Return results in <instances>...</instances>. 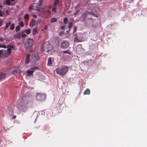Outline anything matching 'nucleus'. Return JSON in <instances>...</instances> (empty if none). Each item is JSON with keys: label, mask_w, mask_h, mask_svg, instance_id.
I'll list each match as a JSON object with an SVG mask.
<instances>
[{"label": "nucleus", "mask_w": 147, "mask_h": 147, "mask_svg": "<svg viewBox=\"0 0 147 147\" xmlns=\"http://www.w3.org/2000/svg\"><path fill=\"white\" fill-rule=\"evenodd\" d=\"M33 104V102L31 99L28 96L25 95L21 99V102L19 105L18 107L20 109L25 112L27 110L28 107V106H32Z\"/></svg>", "instance_id": "f257e3e1"}, {"label": "nucleus", "mask_w": 147, "mask_h": 147, "mask_svg": "<svg viewBox=\"0 0 147 147\" xmlns=\"http://www.w3.org/2000/svg\"><path fill=\"white\" fill-rule=\"evenodd\" d=\"M42 49L46 52H49L51 54L55 52V51L53 46L48 41H46L43 43Z\"/></svg>", "instance_id": "f03ea898"}, {"label": "nucleus", "mask_w": 147, "mask_h": 147, "mask_svg": "<svg viewBox=\"0 0 147 147\" xmlns=\"http://www.w3.org/2000/svg\"><path fill=\"white\" fill-rule=\"evenodd\" d=\"M69 67L67 66H62L60 68L56 69L57 73L62 76H64L66 75L69 70Z\"/></svg>", "instance_id": "7ed1b4c3"}, {"label": "nucleus", "mask_w": 147, "mask_h": 147, "mask_svg": "<svg viewBox=\"0 0 147 147\" xmlns=\"http://www.w3.org/2000/svg\"><path fill=\"white\" fill-rule=\"evenodd\" d=\"M13 48L12 46H9L7 50H0V57L3 58L8 57L10 55L11 50Z\"/></svg>", "instance_id": "20e7f679"}, {"label": "nucleus", "mask_w": 147, "mask_h": 147, "mask_svg": "<svg viewBox=\"0 0 147 147\" xmlns=\"http://www.w3.org/2000/svg\"><path fill=\"white\" fill-rule=\"evenodd\" d=\"M38 3H34L29 7V9L39 11L40 6L42 3V0H38Z\"/></svg>", "instance_id": "39448f33"}, {"label": "nucleus", "mask_w": 147, "mask_h": 147, "mask_svg": "<svg viewBox=\"0 0 147 147\" xmlns=\"http://www.w3.org/2000/svg\"><path fill=\"white\" fill-rule=\"evenodd\" d=\"M39 69L38 67H34L30 69L27 71V76H33V73L36 70H38Z\"/></svg>", "instance_id": "423d86ee"}, {"label": "nucleus", "mask_w": 147, "mask_h": 147, "mask_svg": "<svg viewBox=\"0 0 147 147\" xmlns=\"http://www.w3.org/2000/svg\"><path fill=\"white\" fill-rule=\"evenodd\" d=\"M46 97V94H45L38 93L36 96V99L38 100L42 101L44 100Z\"/></svg>", "instance_id": "0eeeda50"}, {"label": "nucleus", "mask_w": 147, "mask_h": 147, "mask_svg": "<svg viewBox=\"0 0 147 147\" xmlns=\"http://www.w3.org/2000/svg\"><path fill=\"white\" fill-rule=\"evenodd\" d=\"M33 44V40L31 38L28 39L25 45V47L26 49L31 47Z\"/></svg>", "instance_id": "6e6552de"}, {"label": "nucleus", "mask_w": 147, "mask_h": 147, "mask_svg": "<svg viewBox=\"0 0 147 147\" xmlns=\"http://www.w3.org/2000/svg\"><path fill=\"white\" fill-rule=\"evenodd\" d=\"M39 57L37 54H33L32 56V61L35 63L38 64Z\"/></svg>", "instance_id": "1a4fd4ad"}, {"label": "nucleus", "mask_w": 147, "mask_h": 147, "mask_svg": "<svg viewBox=\"0 0 147 147\" xmlns=\"http://www.w3.org/2000/svg\"><path fill=\"white\" fill-rule=\"evenodd\" d=\"M69 45V43L67 41H65L62 42L61 46L64 49L67 48Z\"/></svg>", "instance_id": "9d476101"}, {"label": "nucleus", "mask_w": 147, "mask_h": 147, "mask_svg": "<svg viewBox=\"0 0 147 147\" xmlns=\"http://www.w3.org/2000/svg\"><path fill=\"white\" fill-rule=\"evenodd\" d=\"M59 0H55L52 8V10L55 11L57 8V5L59 3Z\"/></svg>", "instance_id": "9b49d317"}, {"label": "nucleus", "mask_w": 147, "mask_h": 147, "mask_svg": "<svg viewBox=\"0 0 147 147\" xmlns=\"http://www.w3.org/2000/svg\"><path fill=\"white\" fill-rule=\"evenodd\" d=\"M13 37L17 39H20L21 38L20 32H18L14 35Z\"/></svg>", "instance_id": "f8f14e48"}, {"label": "nucleus", "mask_w": 147, "mask_h": 147, "mask_svg": "<svg viewBox=\"0 0 147 147\" xmlns=\"http://www.w3.org/2000/svg\"><path fill=\"white\" fill-rule=\"evenodd\" d=\"M54 60L51 57L49 58L48 59V64H51L53 63Z\"/></svg>", "instance_id": "ddd939ff"}, {"label": "nucleus", "mask_w": 147, "mask_h": 147, "mask_svg": "<svg viewBox=\"0 0 147 147\" xmlns=\"http://www.w3.org/2000/svg\"><path fill=\"white\" fill-rule=\"evenodd\" d=\"M20 34L21 37H22L23 38L25 37L26 36V34H25L24 30L20 31Z\"/></svg>", "instance_id": "4468645a"}, {"label": "nucleus", "mask_w": 147, "mask_h": 147, "mask_svg": "<svg viewBox=\"0 0 147 147\" xmlns=\"http://www.w3.org/2000/svg\"><path fill=\"white\" fill-rule=\"evenodd\" d=\"M11 22L9 21L8 22L6 23V25L4 28V30H6L11 24Z\"/></svg>", "instance_id": "2eb2a0df"}, {"label": "nucleus", "mask_w": 147, "mask_h": 147, "mask_svg": "<svg viewBox=\"0 0 147 147\" xmlns=\"http://www.w3.org/2000/svg\"><path fill=\"white\" fill-rule=\"evenodd\" d=\"M82 41V39L76 37L74 38V41L76 42H80Z\"/></svg>", "instance_id": "dca6fc26"}, {"label": "nucleus", "mask_w": 147, "mask_h": 147, "mask_svg": "<svg viewBox=\"0 0 147 147\" xmlns=\"http://www.w3.org/2000/svg\"><path fill=\"white\" fill-rule=\"evenodd\" d=\"M90 93V90L88 88L86 89L84 92V94H89Z\"/></svg>", "instance_id": "f3484780"}, {"label": "nucleus", "mask_w": 147, "mask_h": 147, "mask_svg": "<svg viewBox=\"0 0 147 147\" xmlns=\"http://www.w3.org/2000/svg\"><path fill=\"white\" fill-rule=\"evenodd\" d=\"M30 57V55L29 54H28L27 55L26 59L25 61V63L26 64H28L29 63V57Z\"/></svg>", "instance_id": "a211bd4d"}, {"label": "nucleus", "mask_w": 147, "mask_h": 147, "mask_svg": "<svg viewBox=\"0 0 147 147\" xmlns=\"http://www.w3.org/2000/svg\"><path fill=\"white\" fill-rule=\"evenodd\" d=\"M6 76V74L3 73H0V80L4 78Z\"/></svg>", "instance_id": "6ab92c4d"}, {"label": "nucleus", "mask_w": 147, "mask_h": 147, "mask_svg": "<svg viewBox=\"0 0 147 147\" xmlns=\"http://www.w3.org/2000/svg\"><path fill=\"white\" fill-rule=\"evenodd\" d=\"M25 33H26L27 34H29L31 33V30L30 29H25L24 30Z\"/></svg>", "instance_id": "aec40b11"}, {"label": "nucleus", "mask_w": 147, "mask_h": 147, "mask_svg": "<svg viewBox=\"0 0 147 147\" xmlns=\"http://www.w3.org/2000/svg\"><path fill=\"white\" fill-rule=\"evenodd\" d=\"M37 32V30L36 28H34L33 29L32 31V35L34 36Z\"/></svg>", "instance_id": "412c9836"}, {"label": "nucleus", "mask_w": 147, "mask_h": 147, "mask_svg": "<svg viewBox=\"0 0 147 147\" xmlns=\"http://www.w3.org/2000/svg\"><path fill=\"white\" fill-rule=\"evenodd\" d=\"M43 13L45 14H46L47 15H46L45 16L46 17H47L50 14V11H49V10L47 11H44L43 12Z\"/></svg>", "instance_id": "4be33fe9"}, {"label": "nucleus", "mask_w": 147, "mask_h": 147, "mask_svg": "<svg viewBox=\"0 0 147 147\" xmlns=\"http://www.w3.org/2000/svg\"><path fill=\"white\" fill-rule=\"evenodd\" d=\"M35 20H32L30 24V26H34L35 24Z\"/></svg>", "instance_id": "5701e85b"}, {"label": "nucleus", "mask_w": 147, "mask_h": 147, "mask_svg": "<svg viewBox=\"0 0 147 147\" xmlns=\"http://www.w3.org/2000/svg\"><path fill=\"white\" fill-rule=\"evenodd\" d=\"M20 30V26L18 25L16 28L15 30L17 32H19Z\"/></svg>", "instance_id": "b1692460"}, {"label": "nucleus", "mask_w": 147, "mask_h": 147, "mask_svg": "<svg viewBox=\"0 0 147 147\" xmlns=\"http://www.w3.org/2000/svg\"><path fill=\"white\" fill-rule=\"evenodd\" d=\"M10 46L9 45H7L6 46L5 45H0V48H7V47H8V46Z\"/></svg>", "instance_id": "393cba45"}, {"label": "nucleus", "mask_w": 147, "mask_h": 147, "mask_svg": "<svg viewBox=\"0 0 147 147\" xmlns=\"http://www.w3.org/2000/svg\"><path fill=\"white\" fill-rule=\"evenodd\" d=\"M14 28L15 25L13 23L11 25L10 28L11 30H13L14 29Z\"/></svg>", "instance_id": "a878e982"}, {"label": "nucleus", "mask_w": 147, "mask_h": 147, "mask_svg": "<svg viewBox=\"0 0 147 147\" xmlns=\"http://www.w3.org/2000/svg\"><path fill=\"white\" fill-rule=\"evenodd\" d=\"M29 16L28 14H26L24 16V19L25 20H27L29 18Z\"/></svg>", "instance_id": "bb28decb"}, {"label": "nucleus", "mask_w": 147, "mask_h": 147, "mask_svg": "<svg viewBox=\"0 0 147 147\" xmlns=\"http://www.w3.org/2000/svg\"><path fill=\"white\" fill-rule=\"evenodd\" d=\"M88 21L90 22V24L92 25L93 23V20L91 19V18H89Z\"/></svg>", "instance_id": "cd10ccee"}, {"label": "nucleus", "mask_w": 147, "mask_h": 147, "mask_svg": "<svg viewBox=\"0 0 147 147\" xmlns=\"http://www.w3.org/2000/svg\"><path fill=\"white\" fill-rule=\"evenodd\" d=\"M5 3L6 4L8 5H10L11 4L10 2V0H6Z\"/></svg>", "instance_id": "c85d7f7f"}, {"label": "nucleus", "mask_w": 147, "mask_h": 147, "mask_svg": "<svg viewBox=\"0 0 147 147\" xmlns=\"http://www.w3.org/2000/svg\"><path fill=\"white\" fill-rule=\"evenodd\" d=\"M19 26L21 27H23L24 26V24L22 22H20L19 24Z\"/></svg>", "instance_id": "c756f323"}, {"label": "nucleus", "mask_w": 147, "mask_h": 147, "mask_svg": "<svg viewBox=\"0 0 147 147\" xmlns=\"http://www.w3.org/2000/svg\"><path fill=\"white\" fill-rule=\"evenodd\" d=\"M68 19L67 18H64L63 19V22L64 24H66L67 22V21Z\"/></svg>", "instance_id": "7c9ffc66"}, {"label": "nucleus", "mask_w": 147, "mask_h": 147, "mask_svg": "<svg viewBox=\"0 0 147 147\" xmlns=\"http://www.w3.org/2000/svg\"><path fill=\"white\" fill-rule=\"evenodd\" d=\"M57 20V19L55 18H53L51 20V21L52 22H55Z\"/></svg>", "instance_id": "2f4dec72"}, {"label": "nucleus", "mask_w": 147, "mask_h": 147, "mask_svg": "<svg viewBox=\"0 0 147 147\" xmlns=\"http://www.w3.org/2000/svg\"><path fill=\"white\" fill-rule=\"evenodd\" d=\"M63 52L64 53H66V54H70V53L69 52V50H66L65 51H63Z\"/></svg>", "instance_id": "473e14b6"}, {"label": "nucleus", "mask_w": 147, "mask_h": 147, "mask_svg": "<svg viewBox=\"0 0 147 147\" xmlns=\"http://www.w3.org/2000/svg\"><path fill=\"white\" fill-rule=\"evenodd\" d=\"M72 23L71 22H69L68 25V27L69 29H70L71 27Z\"/></svg>", "instance_id": "72a5a7b5"}, {"label": "nucleus", "mask_w": 147, "mask_h": 147, "mask_svg": "<svg viewBox=\"0 0 147 147\" xmlns=\"http://www.w3.org/2000/svg\"><path fill=\"white\" fill-rule=\"evenodd\" d=\"M80 10L79 9H77L76 11L74 13V15H76L78 14V13L79 12Z\"/></svg>", "instance_id": "f704fd0d"}, {"label": "nucleus", "mask_w": 147, "mask_h": 147, "mask_svg": "<svg viewBox=\"0 0 147 147\" xmlns=\"http://www.w3.org/2000/svg\"><path fill=\"white\" fill-rule=\"evenodd\" d=\"M17 70H13L12 72V74L14 75L16 74L17 73Z\"/></svg>", "instance_id": "c9c22d12"}, {"label": "nucleus", "mask_w": 147, "mask_h": 147, "mask_svg": "<svg viewBox=\"0 0 147 147\" xmlns=\"http://www.w3.org/2000/svg\"><path fill=\"white\" fill-rule=\"evenodd\" d=\"M5 39L2 36H0V41L2 42Z\"/></svg>", "instance_id": "e433bc0d"}, {"label": "nucleus", "mask_w": 147, "mask_h": 147, "mask_svg": "<svg viewBox=\"0 0 147 147\" xmlns=\"http://www.w3.org/2000/svg\"><path fill=\"white\" fill-rule=\"evenodd\" d=\"M77 27H75L73 30V32L74 33L77 30Z\"/></svg>", "instance_id": "4c0bfd02"}, {"label": "nucleus", "mask_w": 147, "mask_h": 147, "mask_svg": "<svg viewBox=\"0 0 147 147\" xmlns=\"http://www.w3.org/2000/svg\"><path fill=\"white\" fill-rule=\"evenodd\" d=\"M3 13L0 10V16H3Z\"/></svg>", "instance_id": "58836bf2"}, {"label": "nucleus", "mask_w": 147, "mask_h": 147, "mask_svg": "<svg viewBox=\"0 0 147 147\" xmlns=\"http://www.w3.org/2000/svg\"><path fill=\"white\" fill-rule=\"evenodd\" d=\"M3 22L1 20H0V26H1Z\"/></svg>", "instance_id": "ea45409f"}, {"label": "nucleus", "mask_w": 147, "mask_h": 147, "mask_svg": "<svg viewBox=\"0 0 147 147\" xmlns=\"http://www.w3.org/2000/svg\"><path fill=\"white\" fill-rule=\"evenodd\" d=\"M33 16L34 18H36V17H37L36 15H35V14H33Z\"/></svg>", "instance_id": "a19ab883"}, {"label": "nucleus", "mask_w": 147, "mask_h": 147, "mask_svg": "<svg viewBox=\"0 0 147 147\" xmlns=\"http://www.w3.org/2000/svg\"><path fill=\"white\" fill-rule=\"evenodd\" d=\"M85 19V17H84V18H83V19L81 20H80L81 21H84V20Z\"/></svg>", "instance_id": "79ce46f5"}, {"label": "nucleus", "mask_w": 147, "mask_h": 147, "mask_svg": "<svg viewBox=\"0 0 147 147\" xmlns=\"http://www.w3.org/2000/svg\"><path fill=\"white\" fill-rule=\"evenodd\" d=\"M16 117V116L15 115H14L13 117V119H15Z\"/></svg>", "instance_id": "37998d69"}, {"label": "nucleus", "mask_w": 147, "mask_h": 147, "mask_svg": "<svg viewBox=\"0 0 147 147\" xmlns=\"http://www.w3.org/2000/svg\"><path fill=\"white\" fill-rule=\"evenodd\" d=\"M85 17V16L84 15H82V17H81V18H82V17L83 18L84 17Z\"/></svg>", "instance_id": "c03bdc74"}, {"label": "nucleus", "mask_w": 147, "mask_h": 147, "mask_svg": "<svg viewBox=\"0 0 147 147\" xmlns=\"http://www.w3.org/2000/svg\"><path fill=\"white\" fill-rule=\"evenodd\" d=\"M85 17V16L84 15H82V17H81V18H82V17L83 18L84 17Z\"/></svg>", "instance_id": "a18cd8bd"}, {"label": "nucleus", "mask_w": 147, "mask_h": 147, "mask_svg": "<svg viewBox=\"0 0 147 147\" xmlns=\"http://www.w3.org/2000/svg\"><path fill=\"white\" fill-rule=\"evenodd\" d=\"M8 10H6V13H8Z\"/></svg>", "instance_id": "49530a36"}, {"label": "nucleus", "mask_w": 147, "mask_h": 147, "mask_svg": "<svg viewBox=\"0 0 147 147\" xmlns=\"http://www.w3.org/2000/svg\"><path fill=\"white\" fill-rule=\"evenodd\" d=\"M10 1H14V0H10Z\"/></svg>", "instance_id": "de8ad7c7"}, {"label": "nucleus", "mask_w": 147, "mask_h": 147, "mask_svg": "<svg viewBox=\"0 0 147 147\" xmlns=\"http://www.w3.org/2000/svg\"><path fill=\"white\" fill-rule=\"evenodd\" d=\"M2 7V6L1 5H0V7Z\"/></svg>", "instance_id": "09e8293b"}, {"label": "nucleus", "mask_w": 147, "mask_h": 147, "mask_svg": "<svg viewBox=\"0 0 147 147\" xmlns=\"http://www.w3.org/2000/svg\"><path fill=\"white\" fill-rule=\"evenodd\" d=\"M18 20L20 19V18L19 17H18Z\"/></svg>", "instance_id": "8fccbe9b"}, {"label": "nucleus", "mask_w": 147, "mask_h": 147, "mask_svg": "<svg viewBox=\"0 0 147 147\" xmlns=\"http://www.w3.org/2000/svg\"><path fill=\"white\" fill-rule=\"evenodd\" d=\"M69 31H68V30H67V32H69Z\"/></svg>", "instance_id": "3c124183"}, {"label": "nucleus", "mask_w": 147, "mask_h": 147, "mask_svg": "<svg viewBox=\"0 0 147 147\" xmlns=\"http://www.w3.org/2000/svg\"><path fill=\"white\" fill-rule=\"evenodd\" d=\"M95 12H96V10H95Z\"/></svg>", "instance_id": "603ef678"}]
</instances>
